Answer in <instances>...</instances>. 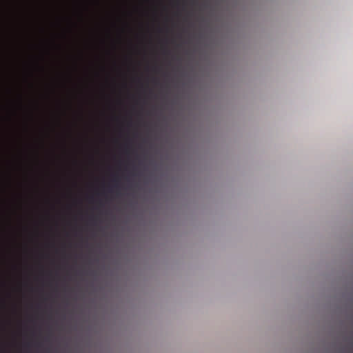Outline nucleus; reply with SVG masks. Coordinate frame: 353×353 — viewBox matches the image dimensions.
Listing matches in <instances>:
<instances>
[{
	"label": "nucleus",
	"instance_id": "nucleus-1",
	"mask_svg": "<svg viewBox=\"0 0 353 353\" xmlns=\"http://www.w3.org/2000/svg\"><path fill=\"white\" fill-rule=\"evenodd\" d=\"M117 181H118L117 179V178H114V186H115V187H117Z\"/></svg>",
	"mask_w": 353,
	"mask_h": 353
}]
</instances>
